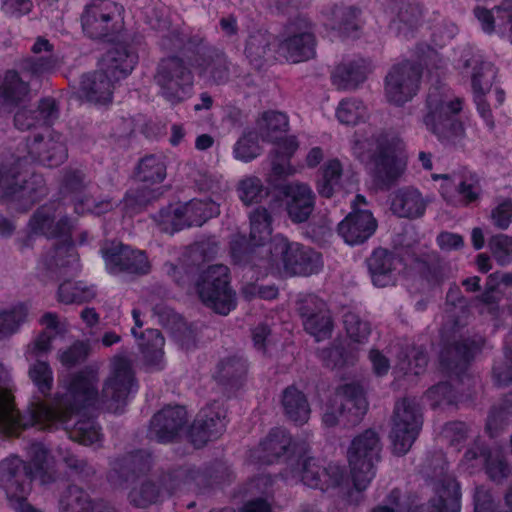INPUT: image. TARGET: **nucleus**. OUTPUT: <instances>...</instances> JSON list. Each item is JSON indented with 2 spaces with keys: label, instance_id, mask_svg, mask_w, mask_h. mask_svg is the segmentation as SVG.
Returning a JSON list of instances; mask_svg holds the SVG:
<instances>
[{
  "label": "nucleus",
  "instance_id": "nucleus-1",
  "mask_svg": "<svg viewBox=\"0 0 512 512\" xmlns=\"http://www.w3.org/2000/svg\"><path fill=\"white\" fill-rule=\"evenodd\" d=\"M96 380L92 371L76 373L64 386L65 393H57L51 403L34 397L21 415L14 402L12 369L0 360V431L12 434L28 427L42 428L65 421L68 413L61 407L71 401L92 404L97 400Z\"/></svg>",
  "mask_w": 512,
  "mask_h": 512
},
{
  "label": "nucleus",
  "instance_id": "nucleus-2",
  "mask_svg": "<svg viewBox=\"0 0 512 512\" xmlns=\"http://www.w3.org/2000/svg\"><path fill=\"white\" fill-rule=\"evenodd\" d=\"M37 135L27 143V156L17 155L8 166L0 167V198H11L28 208L46 195L47 189L41 175L30 174L29 166L39 162L49 167L59 166L67 158V149L59 134Z\"/></svg>",
  "mask_w": 512,
  "mask_h": 512
},
{
  "label": "nucleus",
  "instance_id": "nucleus-3",
  "mask_svg": "<svg viewBox=\"0 0 512 512\" xmlns=\"http://www.w3.org/2000/svg\"><path fill=\"white\" fill-rule=\"evenodd\" d=\"M85 371H92L96 375L95 390L97 393V400L92 404H81L71 401L67 405L61 407L63 412L68 415L63 422L55 423L47 427H37L39 430H51L60 426L65 427L71 440L83 445H92L100 440V429L91 418L78 420L76 424L68 430L67 424L74 414H77L81 409L97 408L100 406L106 407L109 411L118 413L122 406L125 404V399L128 394L133 391L135 385L134 374L131 368V363L124 357H116L112 363V370L110 376L107 378L103 385L101 393H99L97 385L99 377L97 371L91 368H86L79 373Z\"/></svg>",
  "mask_w": 512,
  "mask_h": 512
},
{
  "label": "nucleus",
  "instance_id": "nucleus-4",
  "mask_svg": "<svg viewBox=\"0 0 512 512\" xmlns=\"http://www.w3.org/2000/svg\"><path fill=\"white\" fill-rule=\"evenodd\" d=\"M77 222L70 218L62 204L51 202L39 207L31 216L28 228L31 234L59 241L47 251L38 263L43 274L54 273L58 268L77 262L72 235Z\"/></svg>",
  "mask_w": 512,
  "mask_h": 512
},
{
  "label": "nucleus",
  "instance_id": "nucleus-5",
  "mask_svg": "<svg viewBox=\"0 0 512 512\" xmlns=\"http://www.w3.org/2000/svg\"><path fill=\"white\" fill-rule=\"evenodd\" d=\"M259 260L252 257V264L267 273L279 276H308L322 267L321 254L298 242H291L282 234L275 235Z\"/></svg>",
  "mask_w": 512,
  "mask_h": 512
},
{
  "label": "nucleus",
  "instance_id": "nucleus-6",
  "mask_svg": "<svg viewBox=\"0 0 512 512\" xmlns=\"http://www.w3.org/2000/svg\"><path fill=\"white\" fill-rule=\"evenodd\" d=\"M353 153L363 162H371L377 181L389 187L406 167L404 146L400 139L380 134L370 139H357Z\"/></svg>",
  "mask_w": 512,
  "mask_h": 512
},
{
  "label": "nucleus",
  "instance_id": "nucleus-7",
  "mask_svg": "<svg viewBox=\"0 0 512 512\" xmlns=\"http://www.w3.org/2000/svg\"><path fill=\"white\" fill-rule=\"evenodd\" d=\"M463 99L442 88L432 89L427 97L423 124L426 129L445 144H456L465 136V128L458 114Z\"/></svg>",
  "mask_w": 512,
  "mask_h": 512
},
{
  "label": "nucleus",
  "instance_id": "nucleus-8",
  "mask_svg": "<svg viewBox=\"0 0 512 512\" xmlns=\"http://www.w3.org/2000/svg\"><path fill=\"white\" fill-rule=\"evenodd\" d=\"M150 466L151 456L143 451L129 454L113 463L109 478L115 485H121L123 482L133 483L128 493V501L135 508L145 509L157 504L161 499L160 487L148 479L140 478Z\"/></svg>",
  "mask_w": 512,
  "mask_h": 512
},
{
  "label": "nucleus",
  "instance_id": "nucleus-9",
  "mask_svg": "<svg viewBox=\"0 0 512 512\" xmlns=\"http://www.w3.org/2000/svg\"><path fill=\"white\" fill-rule=\"evenodd\" d=\"M380 451V439L371 429L352 440L347 458L353 485L357 491L365 490L374 478V465L380 459Z\"/></svg>",
  "mask_w": 512,
  "mask_h": 512
},
{
  "label": "nucleus",
  "instance_id": "nucleus-10",
  "mask_svg": "<svg viewBox=\"0 0 512 512\" xmlns=\"http://www.w3.org/2000/svg\"><path fill=\"white\" fill-rule=\"evenodd\" d=\"M229 282L228 267L212 265L200 274L195 284L196 292L207 307L227 315L236 306L235 292Z\"/></svg>",
  "mask_w": 512,
  "mask_h": 512
},
{
  "label": "nucleus",
  "instance_id": "nucleus-11",
  "mask_svg": "<svg viewBox=\"0 0 512 512\" xmlns=\"http://www.w3.org/2000/svg\"><path fill=\"white\" fill-rule=\"evenodd\" d=\"M160 95L172 105L188 99L193 90V74L184 60L170 56L163 58L154 76Z\"/></svg>",
  "mask_w": 512,
  "mask_h": 512
},
{
  "label": "nucleus",
  "instance_id": "nucleus-12",
  "mask_svg": "<svg viewBox=\"0 0 512 512\" xmlns=\"http://www.w3.org/2000/svg\"><path fill=\"white\" fill-rule=\"evenodd\" d=\"M368 402L363 388L358 383H347L339 386L323 414V423L333 427L340 420L346 423H357L367 412Z\"/></svg>",
  "mask_w": 512,
  "mask_h": 512
},
{
  "label": "nucleus",
  "instance_id": "nucleus-13",
  "mask_svg": "<svg viewBox=\"0 0 512 512\" xmlns=\"http://www.w3.org/2000/svg\"><path fill=\"white\" fill-rule=\"evenodd\" d=\"M422 426V417L415 401L403 399L396 403L390 439L393 452L406 454L416 440Z\"/></svg>",
  "mask_w": 512,
  "mask_h": 512
},
{
  "label": "nucleus",
  "instance_id": "nucleus-14",
  "mask_svg": "<svg viewBox=\"0 0 512 512\" xmlns=\"http://www.w3.org/2000/svg\"><path fill=\"white\" fill-rule=\"evenodd\" d=\"M433 180H442L440 194L448 205L467 207L477 202L482 194L479 176L463 170L453 174H432Z\"/></svg>",
  "mask_w": 512,
  "mask_h": 512
},
{
  "label": "nucleus",
  "instance_id": "nucleus-15",
  "mask_svg": "<svg viewBox=\"0 0 512 512\" xmlns=\"http://www.w3.org/2000/svg\"><path fill=\"white\" fill-rule=\"evenodd\" d=\"M422 70L419 65L404 61L394 65L385 78L384 93L388 103L403 106L417 94Z\"/></svg>",
  "mask_w": 512,
  "mask_h": 512
},
{
  "label": "nucleus",
  "instance_id": "nucleus-16",
  "mask_svg": "<svg viewBox=\"0 0 512 512\" xmlns=\"http://www.w3.org/2000/svg\"><path fill=\"white\" fill-rule=\"evenodd\" d=\"M315 46L311 22L297 19L287 26L285 35L278 43L277 53L291 63H300L315 56Z\"/></svg>",
  "mask_w": 512,
  "mask_h": 512
},
{
  "label": "nucleus",
  "instance_id": "nucleus-17",
  "mask_svg": "<svg viewBox=\"0 0 512 512\" xmlns=\"http://www.w3.org/2000/svg\"><path fill=\"white\" fill-rule=\"evenodd\" d=\"M121 6L111 0H92L82 16V28L90 38L100 39L114 33L119 24Z\"/></svg>",
  "mask_w": 512,
  "mask_h": 512
},
{
  "label": "nucleus",
  "instance_id": "nucleus-18",
  "mask_svg": "<svg viewBox=\"0 0 512 512\" xmlns=\"http://www.w3.org/2000/svg\"><path fill=\"white\" fill-rule=\"evenodd\" d=\"M32 468L17 455L0 461V488L9 502L26 499L31 491Z\"/></svg>",
  "mask_w": 512,
  "mask_h": 512
},
{
  "label": "nucleus",
  "instance_id": "nucleus-19",
  "mask_svg": "<svg viewBox=\"0 0 512 512\" xmlns=\"http://www.w3.org/2000/svg\"><path fill=\"white\" fill-rule=\"evenodd\" d=\"M292 477L321 491L338 488L345 481L344 469L340 465L330 463L322 466L314 458L304 459L299 468L292 470Z\"/></svg>",
  "mask_w": 512,
  "mask_h": 512
},
{
  "label": "nucleus",
  "instance_id": "nucleus-20",
  "mask_svg": "<svg viewBox=\"0 0 512 512\" xmlns=\"http://www.w3.org/2000/svg\"><path fill=\"white\" fill-rule=\"evenodd\" d=\"M366 204L362 195H357L352 203V211L339 223L338 233L349 245H357L370 238L377 228L372 213L361 209Z\"/></svg>",
  "mask_w": 512,
  "mask_h": 512
},
{
  "label": "nucleus",
  "instance_id": "nucleus-21",
  "mask_svg": "<svg viewBox=\"0 0 512 512\" xmlns=\"http://www.w3.org/2000/svg\"><path fill=\"white\" fill-rule=\"evenodd\" d=\"M297 311L303 320L304 329L317 341L331 335L333 321L327 305L315 295H306L297 303Z\"/></svg>",
  "mask_w": 512,
  "mask_h": 512
},
{
  "label": "nucleus",
  "instance_id": "nucleus-22",
  "mask_svg": "<svg viewBox=\"0 0 512 512\" xmlns=\"http://www.w3.org/2000/svg\"><path fill=\"white\" fill-rule=\"evenodd\" d=\"M107 268L112 272L147 274L150 263L143 251L133 250L119 243H106L101 249Z\"/></svg>",
  "mask_w": 512,
  "mask_h": 512
},
{
  "label": "nucleus",
  "instance_id": "nucleus-23",
  "mask_svg": "<svg viewBox=\"0 0 512 512\" xmlns=\"http://www.w3.org/2000/svg\"><path fill=\"white\" fill-rule=\"evenodd\" d=\"M226 411L217 402L203 408L190 429V437L196 447L218 438L226 428Z\"/></svg>",
  "mask_w": 512,
  "mask_h": 512
},
{
  "label": "nucleus",
  "instance_id": "nucleus-24",
  "mask_svg": "<svg viewBox=\"0 0 512 512\" xmlns=\"http://www.w3.org/2000/svg\"><path fill=\"white\" fill-rule=\"evenodd\" d=\"M290 435L281 428L272 429L269 434L250 451L249 461L255 465H269L291 453Z\"/></svg>",
  "mask_w": 512,
  "mask_h": 512
},
{
  "label": "nucleus",
  "instance_id": "nucleus-25",
  "mask_svg": "<svg viewBox=\"0 0 512 512\" xmlns=\"http://www.w3.org/2000/svg\"><path fill=\"white\" fill-rule=\"evenodd\" d=\"M186 422L187 413L183 407H165L151 419L149 437L160 443L173 441Z\"/></svg>",
  "mask_w": 512,
  "mask_h": 512
},
{
  "label": "nucleus",
  "instance_id": "nucleus-26",
  "mask_svg": "<svg viewBox=\"0 0 512 512\" xmlns=\"http://www.w3.org/2000/svg\"><path fill=\"white\" fill-rule=\"evenodd\" d=\"M115 83L117 81L100 68L82 76L79 97L95 105H108L113 99Z\"/></svg>",
  "mask_w": 512,
  "mask_h": 512
},
{
  "label": "nucleus",
  "instance_id": "nucleus-27",
  "mask_svg": "<svg viewBox=\"0 0 512 512\" xmlns=\"http://www.w3.org/2000/svg\"><path fill=\"white\" fill-rule=\"evenodd\" d=\"M286 210L295 223L305 222L314 209V193L303 183H289L282 189Z\"/></svg>",
  "mask_w": 512,
  "mask_h": 512
},
{
  "label": "nucleus",
  "instance_id": "nucleus-28",
  "mask_svg": "<svg viewBox=\"0 0 512 512\" xmlns=\"http://www.w3.org/2000/svg\"><path fill=\"white\" fill-rule=\"evenodd\" d=\"M137 62L138 56L135 52L124 45H117L107 52L100 68L118 82L132 72Z\"/></svg>",
  "mask_w": 512,
  "mask_h": 512
},
{
  "label": "nucleus",
  "instance_id": "nucleus-29",
  "mask_svg": "<svg viewBox=\"0 0 512 512\" xmlns=\"http://www.w3.org/2000/svg\"><path fill=\"white\" fill-rule=\"evenodd\" d=\"M400 259L392 252L377 248L367 259V265L373 284L378 287H385L392 282V274L396 270Z\"/></svg>",
  "mask_w": 512,
  "mask_h": 512
},
{
  "label": "nucleus",
  "instance_id": "nucleus-30",
  "mask_svg": "<svg viewBox=\"0 0 512 512\" xmlns=\"http://www.w3.org/2000/svg\"><path fill=\"white\" fill-rule=\"evenodd\" d=\"M250 244L254 247H258L259 251H253L249 254L248 259L252 263V257L259 260L261 257L267 255L268 248L264 249L263 244L270 239L272 228H271V216L265 208H257L250 213Z\"/></svg>",
  "mask_w": 512,
  "mask_h": 512
},
{
  "label": "nucleus",
  "instance_id": "nucleus-31",
  "mask_svg": "<svg viewBox=\"0 0 512 512\" xmlns=\"http://www.w3.org/2000/svg\"><path fill=\"white\" fill-rule=\"evenodd\" d=\"M368 65L365 60L358 59L338 65L332 74V83L339 90L355 89L365 81Z\"/></svg>",
  "mask_w": 512,
  "mask_h": 512
},
{
  "label": "nucleus",
  "instance_id": "nucleus-32",
  "mask_svg": "<svg viewBox=\"0 0 512 512\" xmlns=\"http://www.w3.org/2000/svg\"><path fill=\"white\" fill-rule=\"evenodd\" d=\"M281 404L288 420L303 425L310 418V405L306 395L295 386L287 387L282 393Z\"/></svg>",
  "mask_w": 512,
  "mask_h": 512
},
{
  "label": "nucleus",
  "instance_id": "nucleus-33",
  "mask_svg": "<svg viewBox=\"0 0 512 512\" xmlns=\"http://www.w3.org/2000/svg\"><path fill=\"white\" fill-rule=\"evenodd\" d=\"M480 341L465 339L454 346L446 347L441 352V364L450 370L466 366L470 359L480 350Z\"/></svg>",
  "mask_w": 512,
  "mask_h": 512
},
{
  "label": "nucleus",
  "instance_id": "nucleus-34",
  "mask_svg": "<svg viewBox=\"0 0 512 512\" xmlns=\"http://www.w3.org/2000/svg\"><path fill=\"white\" fill-rule=\"evenodd\" d=\"M28 462L26 466L32 468L31 476L40 478L43 483L52 480L54 459L41 443H32L27 448Z\"/></svg>",
  "mask_w": 512,
  "mask_h": 512
},
{
  "label": "nucleus",
  "instance_id": "nucleus-35",
  "mask_svg": "<svg viewBox=\"0 0 512 512\" xmlns=\"http://www.w3.org/2000/svg\"><path fill=\"white\" fill-rule=\"evenodd\" d=\"M425 202L415 189L398 191L391 203L392 211L400 217L416 218L424 214Z\"/></svg>",
  "mask_w": 512,
  "mask_h": 512
},
{
  "label": "nucleus",
  "instance_id": "nucleus-36",
  "mask_svg": "<svg viewBox=\"0 0 512 512\" xmlns=\"http://www.w3.org/2000/svg\"><path fill=\"white\" fill-rule=\"evenodd\" d=\"M288 117L281 112H264L257 120L259 136L266 141H276L288 130Z\"/></svg>",
  "mask_w": 512,
  "mask_h": 512
},
{
  "label": "nucleus",
  "instance_id": "nucleus-37",
  "mask_svg": "<svg viewBox=\"0 0 512 512\" xmlns=\"http://www.w3.org/2000/svg\"><path fill=\"white\" fill-rule=\"evenodd\" d=\"M181 205L188 227L201 226L209 218L219 214L218 205L210 199H193Z\"/></svg>",
  "mask_w": 512,
  "mask_h": 512
},
{
  "label": "nucleus",
  "instance_id": "nucleus-38",
  "mask_svg": "<svg viewBox=\"0 0 512 512\" xmlns=\"http://www.w3.org/2000/svg\"><path fill=\"white\" fill-rule=\"evenodd\" d=\"M167 175V167L162 157L148 155L137 166L136 178L147 185L161 183Z\"/></svg>",
  "mask_w": 512,
  "mask_h": 512
},
{
  "label": "nucleus",
  "instance_id": "nucleus-39",
  "mask_svg": "<svg viewBox=\"0 0 512 512\" xmlns=\"http://www.w3.org/2000/svg\"><path fill=\"white\" fill-rule=\"evenodd\" d=\"M483 75L485 77L484 85L480 84L478 79L479 74H476L472 77V88L477 110L489 128L492 129L494 127L493 116L490 106L485 101L484 96L490 91L492 87L493 81L495 79V71L492 69H487L485 72H483Z\"/></svg>",
  "mask_w": 512,
  "mask_h": 512
},
{
  "label": "nucleus",
  "instance_id": "nucleus-40",
  "mask_svg": "<svg viewBox=\"0 0 512 512\" xmlns=\"http://www.w3.org/2000/svg\"><path fill=\"white\" fill-rule=\"evenodd\" d=\"M96 296V291L92 286H87L83 282L65 281L60 284L57 292V299L63 304H83L91 301Z\"/></svg>",
  "mask_w": 512,
  "mask_h": 512
},
{
  "label": "nucleus",
  "instance_id": "nucleus-41",
  "mask_svg": "<svg viewBox=\"0 0 512 512\" xmlns=\"http://www.w3.org/2000/svg\"><path fill=\"white\" fill-rule=\"evenodd\" d=\"M27 316L28 308L23 303L0 309V340L16 333L27 320Z\"/></svg>",
  "mask_w": 512,
  "mask_h": 512
},
{
  "label": "nucleus",
  "instance_id": "nucleus-42",
  "mask_svg": "<svg viewBox=\"0 0 512 512\" xmlns=\"http://www.w3.org/2000/svg\"><path fill=\"white\" fill-rule=\"evenodd\" d=\"M164 337L157 329H147L141 335L139 346L146 361L153 366H160L163 359Z\"/></svg>",
  "mask_w": 512,
  "mask_h": 512
},
{
  "label": "nucleus",
  "instance_id": "nucleus-43",
  "mask_svg": "<svg viewBox=\"0 0 512 512\" xmlns=\"http://www.w3.org/2000/svg\"><path fill=\"white\" fill-rule=\"evenodd\" d=\"M368 115V107L357 98L343 99L336 109L337 119L346 125H356L367 119Z\"/></svg>",
  "mask_w": 512,
  "mask_h": 512
},
{
  "label": "nucleus",
  "instance_id": "nucleus-44",
  "mask_svg": "<svg viewBox=\"0 0 512 512\" xmlns=\"http://www.w3.org/2000/svg\"><path fill=\"white\" fill-rule=\"evenodd\" d=\"M61 512H91L93 509L89 495L80 487L72 485L60 500Z\"/></svg>",
  "mask_w": 512,
  "mask_h": 512
},
{
  "label": "nucleus",
  "instance_id": "nucleus-45",
  "mask_svg": "<svg viewBox=\"0 0 512 512\" xmlns=\"http://www.w3.org/2000/svg\"><path fill=\"white\" fill-rule=\"evenodd\" d=\"M237 192L240 200L245 205H251L261 202L268 196L269 191L261 179L256 176H247L239 181Z\"/></svg>",
  "mask_w": 512,
  "mask_h": 512
},
{
  "label": "nucleus",
  "instance_id": "nucleus-46",
  "mask_svg": "<svg viewBox=\"0 0 512 512\" xmlns=\"http://www.w3.org/2000/svg\"><path fill=\"white\" fill-rule=\"evenodd\" d=\"M270 36L265 32H256L247 40L245 53L250 63L260 68L269 52Z\"/></svg>",
  "mask_w": 512,
  "mask_h": 512
},
{
  "label": "nucleus",
  "instance_id": "nucleus-47",
  "mask_svg": "<svg viewBox=\"0 0 512 512\" xmlns=\"http://www.w3.org/2000/svg\"><path fill=\"white\" fill-rule=\"evenodd\" d=\"M421 10L414 4H403L398 12L397 19L393 20L391 27L398 34L407 37L420 22Z\"/></svg>",
  "mask_w": 512,
  "mask_h": 512
},
{
  "label": "nucleus",
  "instance_id": "nucleus-48",
  "mask_svg": "<svg viewBox=\"0 0 512 512\" xmlns=\"http://www.w3.org/2000/svg\"><path fill=\"white\" fill-rule=\"evenodd\" d=\"M28 376L43 396L50 394L54 377L48 362L37 359L29 366Z\"/></svg>",
  "mask_w": 512,
  "mask_h": 512
},
{
  "label": "nucleus",
  "instance_id": "nucleus-49",
  "mask_svg": "<svg viewBox=\"0 0 512 512\" xmlns=\"http://www.w3.org/2000/svg\"><path fill=\"white\" fill-rule=\"evenodd\" d=\"M342 171V165L337 159L325 163L322 179L317 185V190L321 196L329 198L333 195L335 189L339 186Z\"/></svg>",
  "mask_w": 512,
  "mask_h": 512
},
{
  "label": "nucleus",
  "instance_id": "nucleus-50",
  "mask_svg": "<svg viewBox=\"0 0 512 512\" xmlns=\"http://www.w3.org/2000/svg\"><path fill=\"white\" fill-rule=\"evenodd\" d=\"M344 328L349 339L357 344L367 342L371 334L370 323L354 312H346L343 316Z\"/></svg>",
  "mask_w": 512,
  "mask_h": 512
},
{
  "label": "nucleus",
  "instance_id": "nucleus-51",
  "mask_svg": "<svg viewBox=\"0 0 512 512\" xmlns=\"http://www.w3.org/2000/svg\"><path fill=\"white\" fill-rule=\"evenodd\" d=\"M157 222L160 229L169 234L188 227L181 204L161 210L157 216Z\"/></svg>",
  "mask_w": 512,
  "mask_h": 512
},
{
  "label": "nucleus",
  "instance_id": "nucleus-52",
  "mask_svg": "<svg viewBox=\"0 0 512 512\" xmlns=\"http://www.w3.org/2000/svg\"><path fill=\"white\" fill-rule=\"evenodd\" d=\"M245 373V362L238 357H229L218 364L215 377L223 384H232L241 379Z\"/></svg>",
  "mask_w": 512,
  "mask_h": 512
},
{
  "label": "nucleus",
  "instance_id": "nucleus-53",
  "mask_svg": "<svg viewBox=\"0 0 512 512\" xmlns=\"http://www.w3.org/2000/svg\"><path fill=\"white\" fill-rule=\"evenodd\" d=\"M198 66L200 74L210 76L216 82L225 81L229 76L227 59L223 54L209 55Z\"/></svg>",
  "mask_w": 512,
  "mask_h": 512
},
{
  "label": "nucleus",
  "instance_id": "nucleus-54",
  "mask_svg": "<svg viewBox=\"0 0 512 512\" xmlns=\"http://www.w3.org/2000/svg\"><path fill=\"white\" fill-rule=\"evenodd\" d=\"M482 456L486 464L487 474L492 480L501 481L511 474L512 468L505 461L502 450L494 449Z\"/></svg>",
  "mask_w": 512,
  "mask_h": 512
},
{
  "label": "nucleus",
  "instance_id": "nucleus-55",
  "mask_svg": "<svg viewBox=\"0 0 512 512\" xmlns=\"http://www.w3.org/2000/svg\"><path fill=\"white\" fill-rule=\"evenodd\" d=\"M276 480L269 474H259L246 484V493L253 497H262L274 502Z\"/></svg>",
  "mask_w": 512,
  "mask_h": 512
},
{
  "label": "nucleus",
  "instance_id": "nucleus-56",
  "mask_svg": "<svg viewBox=\"0 0 512 512\" xmlns=\"http://www.w3.org/2000/svg\"><path fill=\"white\" fill-rule=\"evenodd\" d=\"M259 135L256 132L244 134L234 146V156L243 162H250L260 155Z\"/></svg>",
  "mask_w": 512,
  "mask_h": 512
},
{
  "label": "nucleus",
  "instance_id": "nucleus-57",
  "mask_svg": "<svg viewBox=\"0 0 512 512\" xmlns=\"http://www.w3.org/2000/svg\"><path fill=\"white\" fill-rule=\"evenodd\" d=\"M488 245L499 265L504 266L512 262V237L498 234L489 240Z\"/></svg>",
  "mask_w": 512,
  "mask_h": 512
},
{
  "label": "nucleus",
  "instance_id": "nucleus-58",
  "mask_svg": "<svg viewBox=\"0 0 512 512\" xmlns=\"http://www.w3.org/2000/svg\"><path fill=\"white\" fill-rule=\"evenodd\" d=\"M31 50L34 54H40L42 52L49 54L47 58L40 59L39 62L33 64V73H43L53 69L56 66V58L52 56L53 45L49 42V40L45 39L44 37H38Z\"/></svg>",
  "mask_w": 512,
  "mask_h": 512
},
{
  "label": "nucleus",
  "instance_id": "nucleus-59",
  "mask_svg": "<svg viewBox=\"0 0 512 512\" xmlns=\"http://www.w3.org/2000/svg\"><path fill=\"white\" fill-rule=\"evenodd\" d=\"M427 362L426 353L421 349L413 348L409 354L405 355L404 359H400L398 367L405 374L413 373L414 375H419L424 371Z\"/></svg>",
  "mask_w": 512,
  "mask_h": 512
},
{
  "label": "nucleus",
  "instance_id": "nucleus-60",
  "mask_svg": "<svg viewBox=\"0 0 512 512\" xmlns=\"http://www.w3.org/2000/svg\"><path fill=\"white\" fill-rule=\"evenodd\" d=\"M334 13L337 17L341 18V21L337 26V29L340 32L350 35L352 32L358 30L360 26L359 9L355 7L337 8Z\"/></svg>",
  "mask_w": 512,
  "mask_h": 512
},
{
  "label": "nucleus",
  "instance_id": "nucleus-61",
  "mask_svg": "<svg viewBox=\"0 0 512 512\" xmlns=\"http://www.w3.org/2000/svg\"><path fill=\"white\" fill-rule=\"evenodd\" d=\"M72 200H73L74 210L77 214H84L87 212L100 214L106 210H109L112 207V204L109 201H105V202L97 204L90 197H88V196L82 197V196H79L78 194H76Z\"/></svg>",
  "mask_w": 512,
  "mask_h": 512
},
{
  "label": "nucleus",
  "instance_id": "nucleus-62",
  "mask_svg": "<svg viewBox=\"0 0 512 512\" xmlns=\"http://www.w3.org/2000/svg\"><path fill=\"white\" fill-rule=\"evenodd\" d=\"M506 357L510 362L507 367L495 366L493 376L498 386H507L512 384V331L508 334L506 345Z\"/></svg>",
  "mask_w": 512,
  "mask_h": 512
},
{
  "label": "nucleus",
  "instance_id": "nucleus-63",
  "mask_svg": "<svg viewBox=\"0 0 512 512\" xmlns=\"http://www.w3.org/2000/svg\"><path fill=\"white\" fill-rule=\"evenodd\" d=\"M87 354V346L83 342H75L59 354V361L62 365L70 368L83 361Z\"/></svg>",
  "mask_w": 512,
  "mask_h": 512
},
{
  "label": "nucleus",
  "instance_id": "nucleus-64",
  "mask_svg": "<svg viewBox=\"0 0 512 512\" xmlns=\"http://www.w3.org/2000/svg\"><path fill=\"white\" fill-rule=\"evenodd\" d=\"M493 224L499 229H507L512 222V200L505 199L491 213Z\"/></svg>",
  "mask_w": 512,
  "mask_h": 512
}]
</instances>
